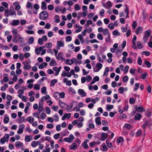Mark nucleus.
Listing matches in <instances>:
<instances>
[{"mask_svg":"<svg viewBox=\"0 0 152 152\" xmlns=\"http://www.w3.org/2000/svg\"><path fill=\"white\" fill-rule=\"evenodd\" d=\"M108 27L111 30H113L114 28V24L113 23H110L108 25Z\"/></svg>","mask_w":152,"mask_h":152,"instance_id":"36","label":"nucleus"},{"mask_svg":"<svg viewBox=\"0 0 152 152\" xmlns=\"http://www.w3.org/2000/svg\"><path fill=\"white\" fill-rule=\"evenodd\" d=\"M57 82V80L56 79H53L51 81L50 83V86H53L55 83H56Z\"/></svg>","mask_w":152,"mask_h":152,"instance_id":"33","label":"nucleus"},{"mask_svg":"<svg viewBox=\"0 0 152 152\" xmlns=\"http://www.w3.org/2000/svg\"><path fill=\"white\" fill-rule=\"evenodd\" d=\"M5 15L7 17H8L10 15H15V16H16L15 12V11L12 10L10 9V10L9 11L8 9H7V10H5Z\"/></svg>","mask_w":152,"mask_h":152,"instance_id":"1","label":"nucleus"},{"mask_svg":"<svg viewBox=\"0 0 152 152\" xmlns=\"http://www.w3.org/2000/svg\"><path fill=\"white\" fill-rule=\"evenodd\" d=\"M48 65V64L45 62H43L42 63L39 65V69H42L44 66H46Z\"/></svg>","mask_w":152,"mask_h":152,"instance_id":"20","label":"nucleus"},{"mask_svg":"<svg viewBox=\"0 0 152 152\" xmlns=\"http://www.w3.org/2000/svg\"><path fill=\"white\" fill-rule=\"evenodd\" d=\"M135 110L136 111H137L139 112H144L145 111V110L144 109V108L142 107L141 106L139 107H135Z\"/></svg>","mask_w":152,"mask_h":152,"instance_id":"9","label":"nucleus"},{"mask_svg":"<svg viewBox=\"0 0 152 152\" xmlns=\"http://www.w3.org/2000/svg\"><path fill=\"white\" fill-rule=\"evenodd\" d=\"M142 30L143 28L142 27L140 26L138 27L137 29L135 31L136 34L137 35H138L139 33H141Z\"/></svg>","mask_w":152,"mask_h":152,"instance_id":"10","label":"nucleus"},{"mask_svg":"<svg viewBox=\"0 0 152 152\" xmlns=\"http://www.w3.org/2000/svg\"><path fill=\"white\" fill-rule=\"evenodd\" d=\"M97 38L100 40H102L103 39V37H102V35L101 34H98L97 35Z\"/></svg>","mask_w":152,"mask_h":152,"instance_id":"56","label":"nucleus"},{"mask_svg":"<svg viewBox=\"0 0 152 152\" xmlns=\"http://www.w3.org/2000/svg\"><path fill=\"white\" fill-rule=\"evenodd\" d=\"M73 61L75 62L76 64H80L82 63L81 61H78L75 58H73Z\"/></svg>","mask_w":152,"mask_h":152,"instance_id":"47","label":"nucleus"},{"mask_svg":"<svg viewBox=\"0 0 152 152\" xmlns=\"http://www.w3.org/2000/svg\"><path fill=\"white\" fill-rule=\"evenodd\" d=\"M45 47V46H41L39 48H37L35 49V52H36L37 50H39L40 51H42L43 50V48Z\"/></svg>","mask_w":152,"mask_h":152,"instance_id":"52","label":"nucleus"},{"mask_svg":"<svg viewBox=\"0 0 152 152\" xmlns=\"http://www.w3.org/2000/svg\"><path fill=\"white\" fill-rule=\"evenodd\" d=\"M86 79L88 82H90L92 79V77L90 75H87L86 77Z\"/></svg>","mask_w":152,"mask_h":152,"instance_id":"55","label":"nucleus"},{"mask_svg":"<svg viewBox=\"0 0 152 152\" xmlns=\"http://www.w3.org/2000/svg\"><path fill=\"white\" fill-rule=\"evenodd\" d=\"M46 115L43 113H42L40 115V117L42 119H45L46 117Z\"/></svg>","mask_w":152,"mask_h":152,"instance_id":"62","label":"nucleus"},{"mask_svg":"<svg viewBox=\"0 0 152 152\" xmlns=\"http://www.w3.org/2000/svg\"><path fill=\"white\" fill-rule=\"evenodd\" d=\"M77 105V102L74 101H73L70 104V107L72 108L74 106V105L75 106Z\"/></svg>","mask_w":152,"mask_h":152,"instance_id":"49","label":"nucleus"},{"mask_svg":"<svg viewBox=\"0 0 152 152\" xmlns=\"http://www.w3.org/2000/svg\"><path fill=\"white\" fill-rule=\"evenodd\" d=\"M74 63L73 58L72 59H67L66 60V64H69V65H72Z\"/></svg>","mask_w":152,"mask_h":152,"instance_id":"13","label":"nucleus"},{"mask_svg":"<svg viewBox=\"0 0 152 152\" xmlns=\"http://www.w3.org/2000/svg\"><path fill=\"white\" fill-rule=\"evenodd\" d=\"M77 146L75 143H74L72 144L71 145V147L70 148V150L73 149V150H76L77 148Z\"/></svg>","mask_w":152,"mask_h":152,"instance_id":"21","label":"nucleus"},{"mask_svg":"<svg viewBox=\"0 0 152 152\" xmlns=\"http://www.w3.org/2000/svg\"><path fill=\"white\" fill-rule=\"evenodd\" d=\"M103 34L104 35H106L108 34L109 35V34H110L107 28H105L103 31Z\"/></svg>","mask_w":152,"mask_h":152,"instance_id":"34","label":"nucleus"},{"mask_svg":"<svg viewBox=\"0 0 152 152\" xmlns=\"http://www.w3.org/2000/svg\"><path fill=\"white\" fill-rule=\"evenodd\" d=\"M96 143L95 142H90L89 144V146L91 147H93L94 146L96 145Z\"/></svg>","mask_w":152,"mask_h":152,"instance_id":"51","label":"nucleus"},{"mask_svg":"<svg viewBox=\"0 0 152 152\" xmlns=\"http://www.w3.org/2000/svg\"><path fill=\"white\" fill-rule=\"evenodd\" d=\"M137 63L139 65H141L142 64V60L140 56L138 58Z\"/></svg>","mask_w":152,"mask_h":152,"instance_id":"43","label":"nucleus"},{"mask_svg":"<svg viewBox=\"0 0 152 152\" xmlns=\"http://www.w3.org/2000/svg\"><path fill=\"white\" fill-rule=\"evenodd\" d=\"M58 10L62 13H64L66 12V9L65 8L63 7L62 8H59Z\"/></svg>","mask_w":152,"mask_h":152,"instance_id":"41","label":"nucleus"},{"mask_svg":"<svg viewBox=\"0 0 152 152\" xmlns=\"http://www.w3.org/2000/svg\"><path fill=\"white\" fill-rule=\"evenodd\" d=\"M59 104L60 105V106L61 107L63 108L66 106V104L65 103L62 102L61 100H59Z\"/></svg>","mask_w":152,"mask_h":152,"instance_id":"23","label":"nucleus"},{"mask_svg":"<svg viewBox=\"0 0 152 152\" xmlns=\"http://www.w3.org/2000/svg\"><path fill=\"white\" fill-rule=\"evenodd\" d=\"M106 142L107 147L109 148H110L112 146V143L109 142V141L107 140H106Z\"/></svg>","mask_w":152,"mask_h":152,"instance_id":"35","label":"nucleus"},{"mask_svg":"<svg viewBox=\"0 0 152 152\" xmlns=\"http://www.w3.org/2000/svg\"><path fill=\"white\" fill-rule=\"evenodd\" d=\"M50 66H54L56 64V63L54 59H52L49 63Z\"/></svg>","mask_w":152,"mask_h":152,"instance_id":"28","label":"nucleus"},{"mask_svg":"<svg viewBox=\"0 0 152 152\" xmlns=\"http://www.w3.org/2000/svg\"><path fill=\"white\" fill-rule=\"evenodd\" d=\"M71 115V114L70 113H65L62 118V120H64L65 118L69 119L70 118Z\"/></svg>","mask_w":152,"mask_h":152,"instance_id":"8","label":"nucleus"},{"mask_svg":"<svg viewBox=\"0 0 152 152\" xmlns=\"http://www.w3.org/2000/svg\"><path fill=\"white\" fill-rule=\"evenodd\" d=\"M113 105L108 104L106 108H107V110H110L112 109H113Z\"/></svg>","mask_w":152,"mask_h":152,"instance_id":"61","label":"nucleus"},{"mask_svg":"<svg viewBox=\"0 0 152 152\" xmlns=\"http://www.w3.org/2000/svg\"><path fill=\"white\" fill-rule=\"evenodd\" d=\"M41 8L42 10H46L47 9V7L46 4V3L44 1H43L42 3Z\"/></svg>","mask_w":152,"mask_h":152,"instance_id":"16","label":"nucleus"},{"mask_svg":"<svg viewBox=\"0 0 152 152\" xmlns=\"http://www.w3.org/2000/svg\"><path fill=\"white\" fill-rule=\"evenodd\" d=\"M124 127L127 129H130L131 128L132 126L129 124H124Z\"/></svg>","mask_w":152,"mask_h":152,"instance_id":"29","label":"nucleus"},{"mask_svg":"<svg viewBox=\"0 0 152 152\" xmlns=\"http://www.w3.org/2000/svg\"><path fill=\"white\" fill-rule=\"evenodd\" d=\"M32 138V137L31 136L26 135L25 136V141L27 142H29L31 140Z\"/></svg>","mask_w":152,"mask_h":152,"instance_id":"14","label":"nucleus"},{"mask_svg":"<svg viewBox=\"0 0 152 152\" xmlns=\"http://www.w3.org/2000/svg\"><path fill=\"white\" fill-rule=\"evenodd\" d=\"M48 16L47 12L45 11H43L41 12L39 14V17L40 19L45 20Z\"/></svg>","mask_w":152,"mask_h":152,"instance_id":"2","label":"nucleus"},{"mask_svg":"<svg viewBox=\"0 0 152 152\" xmlns=\"http://www.w3.org/2000/svg\"><path fill=\"white\" fill-rule=\"evenodd\" d=\"M108 135L106 133H103L101 134V137L102 139V141L104 140L107 137Z\"/></svg>","mask_w":152,"mask_h":152,"instance_id":"15","label":"nucleus"},{"mask_svg":"<svg viewBox=\"0 0 152 152\" xmlns=\"http://www.w3.org/2000/svg\"><path fill=\"white\" fill-rule=\"evenodd\" d=\"M19 23V21L18 20H14L11 23L12 25V26L18 25Z\"/></svg>","mask_w":152,"mask_h":152,"instance_id":"17","label":"nucleus"},{"mask_svg":"<svg viewBox=\"0 0 152 152\" xmlns=\"http://www.w3.org/2000/svg\"><path fill=\"white\" fill-rule=\"evenodd\" d=\"M50 24L49 23H47L45 25L44 28L48 29L50 28Z\"/></svg>","mask_w":152,"mask_h":152,"instance_id":"54","label":"nucleus"},{"mask_svg":"<svg viewBox=\"0 0 152 152\" xmlns=\"http://www.w3.org/2000/svg\"><path fill=\"white\" fill-rule=\"evenodd\" d=\"M78 92L79 94L82 97L85 96L86 95V93L83 89H79Z\"/></svg>","mask_w":152,"mask_h":152,"instance_id":"5","label":"nucleus"},{"mask_svg":"<svg viewBox=\"0 0 152 152\" xmlns=\"http://www.w3.org/2000/svg\"><path fill=\"white\" fill-rule=\"evenodd\" d=\"M63 54L62 53H59L58 54V59L61 61H63L64 59L63 58Z\"/></svg>","mask_w":152,"mask_h":152,"instance_id":"6","label":"nucleus"},{"mask_svg":"<svg viewBox=\"0 0 152 152\" xmlns=\"http://www.w3.org/2000/svg\"><path fill=\"white\" fill-rule=\"evenodd\" d=\"M113 34L115 36H119L120 34V33L117 30L114 31H113Z\"/></svg>","mask_w":152,"mask_h":152,"instance_id":"38","label":"nucleus"},{"mask_svg":"<svg viewBox=\"0 0 152 152\" xmlns=\"http://www.w3.org/2000/svg\"><path fill=\"white\" fill-rule=\"evenodd\" d=\"M129 78L127 76H125L123 78V81L124 82H127Z\"/></svg>","mask_w":152,"mask_h":152,"instance_id":"45","label":"nucleus"},{"mask_svg":"<svg viewBox=\"0 0 152 152\" xmlns=\"http://www.w3.org/2000/svg\"><path fill=\"white\" fill-rule=\"evenodd\" d=\"M38 33L40 34H43L45 33V31L43 29H41L39 30L37 32Z\"/></svg>","mask_w":152,"mask_h":152,"instance_id":"60","label":"nucleus"},{"mask_svg":"<svg viewBox=\"0 0 152 152\" xmlns=\"http://www.w3.org/2000/svg\"><path fill=\"white\" fill-rule=\"evenodd\" d=\"M107 7H108V9L109 8L111 7L112 6V3L110 1H108L107 3Z\"/></svg>","mask_w":152,"mask_h":152,"instance_id":"46","label":"nucleus"},{"mask_svg":"<svg viewBox=\"0 0 152 152\" xmlns=\"http://www.w3.org/2000/svg\"><path fill=\"white\" fill-rule=\"evenodd\" d=\"M151 34V31L150 30H147L145 31V35L147 37H149Z\"/></svg>","mask_w":152,"mask_h":152,"instance_id":"22","label":"nucleus"},{"mask_svg":"<svg viewBox=\"0 0 152 152\" xmlns=\"http://www.w3.org/2000/svg\"><path fill=\"white\" fill-rule=\"evenodd\" d=\"M72 40V37L70 36H67L66 38V41L70 42Z\"/></svg>","mask_w":152,"mask_h":152,"instance_id":"53","label":"nucleus"},{"mask_svg":"<svg viewBox=\"0 0 152 152\" xmlns=\"http://www.w3.org/2000/svg\"><path fill=\"white\" fill-rule=\"evenodd\" d=\"M75 137L72 134H70L68 137H66L64 138V140L66 142H71L72 141L74 140Z\"/></svg>","mask_w":152,"mask_h":152,"instance_id":"3","label":"nucleus"},{"mask_svg":"<svg viewBox=\"0 0 152 152\" xmlns=\"http://www.w3.org/2000/svg\"><path fill=\"white\" fill-rule=\"evenodd\" d=\"M102 64L100 63H98L96 66V67L97 68V69L96 70V68L94 67V71L95 72H98L102 68Z\"/></svg>","mask_w":152,"mask_h":152,"instance_id":"4","label":"nucleus"},{"mask_svg":"<svg viewBox=\"0 0 152 152\" xmlns=\"http://www.w3.org/2000/svg\"><path fill=\"white\" fill-rule=\"evenodd\" d=\"M119 93L120 94H122L124 91V88L122 87H120L118 89Z\"/></svg>","mask_w":152,"mask_h":152,"instance_id":"59","label":"nucleus"},{"mask_svg":"<svg viewBox=\"0 0 152 152\" xmlns=\"http://www.w3.org/2000/svg\"><path fill=\"white\" fill-rule=\"evenodd\" d=\"M141 54L142 55H145L146 56H150L151 54V53L150 52L148 51H142Z\"/></svg>","mask_w":152,"mask_h":152,"instance_id":"27","label":"nucleus"},{"mask_svg":"<svg viewBox=\"0 0 152 152\" xmlns=\"http://www.w3.org/2000/svg\"><path fill=\"white\" fill-rule=\"evenodd\" d=\"M141 118V115L140 114L136 113L134 117V119L136 120H140Z\"/></svg>","mask_w":152,"mask_h":152,"instance_id":"12","label":"nucleus"},{"mask_svg":"<svg viewBox=\"0 0 152 152\" xmlns=\"http://www.w3.org/2000/svg\"><path fill=\"white\" fill-rule=\"evenodd\" d=\"M82 145V146L85 149H87L89 148V147L87 143H86L85 142H83Z\"/></svg>","mask_w":152,"mask_h":152,"instance_id":"50","label":"nucleus"},{"mask_svg":"<svg viewBox=\"0 0 152 152\" xmlns=\"http://www.w3.org/2000/svg\"><path fill=\"white\" fill-rule=\"evenodd\" d=\"M109 71V68L108 67H106L105 69V70L103 75V76H104L105 75H107L108 73V72Z\"/></svg>","mask_w":152,"mask_h":152,"instance_id":"24","label":"nucleus"},{"mask_svg":"<svg viewBox=\"0 0 152 152\" xmlns=\"http://www.w3.org/2000/svg\"><path fill=\"white\" fill-rule=\"evenodd\" d=\"M28 121L30 124H32L34 121V118H31V117H28Z\"/></svg>","mask_w":152,"mask_h":152,"instance_id":"37","label":"nucleus"},{"mask_svg":"<svg viewBox=\"0 0 152 152\" xmlns=\"http://www.w3.org/2000/svg\"><path fill=\"white\" fill-rule=\"evenodd\" d=\"M34 41V39L33 37H31L28 39V41L30 44H32Z\"/></svg>","mask_w":152,"mask_h":152,"instance_id":"64","label":"nucleus"},{"mask_svg":"<svg viewBox=\"0 0 152 152\" xmlns=\"http://www.w3.org/2000/svg\"><path fill=\"white\" fill-rule=\"evenodd\" d=\"M139 85L140 84L139 83H136L135 84V88H134V91H136L138 89Z\"/></svg>","mask_w":152,"mask_h":152,"instance_id":"44","label":"nucleus"},{"mask_svg":"<svg viewBox=\"0 0 152 152\" xmlns=\"http://www.w3.org/2000/svg\"><path fill=\"white\" fill-rule=\"evenodd\" d=\"M117 142L119 143L121 142H123L124 139L122 137H120L117 139Z\"/></svg>","mask_w":152,"mask_h":152,"instance_id":"25","label":"nucleus"},{"mask_svg":"<svg viewBox=\"0 0 152 152\" xmlns=\"http://www.w3.org/2000/svg\"><path fill=\"white\" fill-rule=\"evenodd\" d=\"M25 118L24 117H21L19 119L18 122L19 123H21L24 121Z\"/></svg>","mask_w":152,"mask_h":152,"instance_id":"42","label":"nucleus"},{"mask_svg":"<svg viewBox=\"0 0 152 152\" xmlns=\"http://www.w3.org/2000/svg\"><path fill=\"white\" fill-rule=\"evenodd\" d=\"M23 144L20 141H18L15 143V146L16 147H18L19 148L20 147H21L23 146Z\"/></svg>","mask_w":152,"mask_h":152,"instance_id":"18","label":"nucleus"},{"mask_svg":"<svg viewBox=\"0 0 152 152\" xmlns=\"http://www.w3.org/2000/svg\"><path fill=\"white\" fill-rule=\"evenodd\" d=\"M58 93L59 94V95L60 97L62 98H64L65 97V94L64 92H62L61 93Z\"/></svg>","mask_w":152,"mask_h":152,"instance_id":"39","label":"nucleus"},{"mask_svg":"<svg viewBox=\"0 0 152 152\" xmlns=\"http://www.w3.org/2000/svg\"><path fill=\"white\" fill-rule=\"evenodd\" d=\"M129 68V67L128 66H126L125 67V68L124 70V72L125 74H126L128 72Z\"/></svg>","mask_w":152,"mask_h":152,"instance_id":"58","label":"nucleus"},{"mask_svg":"<svg viewBox=\"0 0 152 152\" xmlns=\"http://www.w3.org/2000/svg\"><path fill=\"white\" fill-rule=\"evenodd\" d=\"M64 45V42L60 41H58V47H63Z\"/></svg>","mask_w":152,"mask_h":152,"instance_id":"26","label":"nucleus"},{"mask_svg":"<svg viewBox=\"0 0 152 152\" xmlns=\"http://www.w3.org/2000/svg\"><path fill=\"white\" fill-rule=\"evenodd\" d=\"M34 88L36 90H39L40 89V86L38 84H35L34 86Z\"/></svg>","mask_w":152,"mask_h":152,"instance_id":"63","label":"nucleus"},{"mask_svg":"<svg viewBox=\"0 0 152 152\" xmlns=\"http://www.w3.org/2000/svg\"><path fill=\"white\" fill-rule=\"evenodd\" d=\"M148 121H146L142 125V129H144V131H145V129L148 126Z\"/></svg>","mask_w":152,"mask_h":152,"instance_id":"19","label":"nucleus"},{"mask_svg":"<svg viewBox=\"0 0 152 152\" xmlns=\"http://www.w3.org/2000/svg\"><path fill=\"white\" fill-rule=\"evenodd\" d=\"M129 101L130 104H134L135 102V100L134 98H130Z\"/></svg>","mask_w":152,"mask_h":152,"instance_id":"40","label":"nucleus"},{"mask_svg":"<svg viewBox=\"0 0 152 152\" xmlns=\"http://www.w3.org/2000/svg\"><path fill=\"white\" fill-rule=\"evenodd\" d=\"M141 130H139L136 133L135 136L137 137H138L141 135Z\"/></svg>","mask_w":152,"mask_h":152,"instance_id":"48","label":"nucleus"},{"mask_svg":"<svg viewBox=\"0 0 152 152\" xmlns=\"http://www.w3.org/2000/svg\"><path fill=\"white\" fill-rule=\"evenodd\" d=\"M137 45L138 48L139 49H140L142 48L141 43L140 42H137Z\"/></svg>","mask_w":152,"mask_h":152,"instance_id":"57","label":"nucleus"},{"mask_svg":"<svg viewBox=\"0 0 152 152\" xmlns=\"http://www.w3.org/2000/svg\"><path fill=\"white\" fill-rule=\"evenodd\" d=\"M144 64H145L148 68L150 67L151 66V63L149 61L146 60H145L144 61Z\"/></svg>","mask_w":152,"mask_h":152,"instance_id":"30","label":"nucleus"},{"mask_svg":"<svg viewBox=\"0 0 152 152\" xmlns=\"http://www.w3.org/2000/svg\"><path fill=\"white\" fill-rule=\"evenodd\" d=\"M99 77L98 76H95L94 77L93 80L91 82L90 84L91 85L93 84L96 82L99 81Z\"/></svg>","mask_w":152,"mask_h":152,"instance_id":"7","label":"nucleus"},{"mask_svg":"<svg viewBox=\"0 0 152 152\" xmlns=\"http://www.w3.org/2000/svg\"><path fill=\"white\" fill-rule=\"evenodd\" d=\"M101 118L99 117H97L95 119L96 124L98 125H101V122L100 121Z\"/></svg>","mask_w":152,"mask_h":152,"instance_id":"11","label":"nucleus"},{"mask_svg":"<svg viewBox=\"0 0 152 152\" xmlns=\"http://www.w3.org/2000/svg\"><path fill=\"white\" fill-rule=\"evenodd\" d=\"M24 68L26 70H28L31 69V66L29 65L25 64L24 66Z\"/></svg>","mask_w":152,"mask_h":152,"instance_id":"31","label":"nucleus"},{"mask_svg":"<svg viewBox=\"0 0 152 152\" xmlns=\"http://www.w3.org/2000/svg\"><path fill=\"white\" fill-rule=\"evenodd\" d=\"M26 7L28 8L32 9V3L30 2H28L26 4Z\"/></svg>","mask_w":152,"mask_h":152,"instance_id":"32","label":"nucleus"}]
</instances>
